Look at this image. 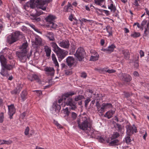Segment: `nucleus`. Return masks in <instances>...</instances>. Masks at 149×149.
<instances>
[{
  "label": "nucleus",
  "mask_w": 149,
  "mask_h": 149,
  "mask_svg": "<svg viewBox=\"0 0 149 149\" xmlns=\"http://www.w3.org/2000/svg\"><path fill=\"white\" fill-rule=\"evenodd\" d=\"M24 36L22 33L16 31L13 32L8 36L6 41L9 44H12L17 41L19 38H23Z\"/></svg>",
  "instance_id": "4"
},
{
  "label": "nucleus",
  "mask_w": 149,
  "mask_h": 149,
  "mask_svg": "<svg viewBox=\"0 0 149 149\" xmlns=\"http://www.w3.org/2000/svg\"><path fill=\"white\" fill-rule=\"evenodd\" d=\"M139 57L138 56L137 57V59L136 61H135L134 62V66L136 68H138L139 66V64L138 62L139 61Z\"/></svg>",
  "instance_id": "45"
},
{
  "label": "nucleus",
  "mask_w": 149,
  "mask_h": 149,
  "mask_svg": "<svg viewBox=\"0 0 149 149\" xmlns=\"http://www.w3.org/2000/svg\"><path fill=\"white\" fill-rule=\"evenodd\" d=\"M140 35V33L138 32H134L133 34L131 35V36L134 38H137L139 37Z\"/></svg>",
  "instance_id": "44"
},
{
  "label": "nucleus",
  "mask_w": 149,
  "mask_h": 149,
  "mask_svg": "<svg viewBox=\"0 0 149 149\" xmlns=\"http://www.w3.org/2000/svg\"><path fill=\"white\" fill-rule=\"evenodd\" d=\"M29 25L36 32H38L39 31L38 30L36 27L33 24H30Z\"/></svg>",
  "instance_id": "53"
},
{
  "label": "nucleus",
  "mask_w": 149,
  "mask_h": 149,
  "mask_svg": "<svg viewBox=\"0 0 149 149\" xmlns=\"http://www.w3.org/2000/svg\"><path fill=\"white\" fill-rule=\"evenodd\" d=\"M116 70L113 69H109L106 71L107 72L109 73H114L116 72Z\"/></svg>",
  "instance_id": "54"
},
{
  "label": "nucleus",
  "mask_w": 149,
  "mask_h": 149,
  "mask_svg": "<svg viewBox=\"0 0 149 149\" xmlns=\"http://www.w3.org/2000/svg\"><path fill=\"white\" fill-rule=\"evenodd\" d=\"M119 75L120 79L125 82H130L132 80L131 76L127 74L121 73L119 74Z\"/></svg>",
  "instance_id": "14"
},
{
  "label": "nucleus",
  "mask_w": 149,
  "mask_h": 149,
  "mask_svg": "<svg viewBox=\"0 0 149 149\" xmlns=\"http://www.w3.org/2000/svg\"><path fill=\"white\" fill-rule=\"evenodd\" d=\"M34 91L36 92L37 93V95L38 96L40 97V96L42 95V93L41 91L40 90H36Z\"/></svg>",
  "instance_id": "50"
},
{
  "label": "nucleus",
  "mask_w": 149,
  "mask_h": 149,
  "mask_svg": "<svg viewBox=\"0 0 149 149\" xmlns=\"http://www.w3.org/2000/svg\"><path fill=\"white\" fill-rule=\"evenodd\" d=\"M28 46V44L26 41V42L23 43L19 47V49L21 50L16 51V56L18 58L19 60L22 62H25L27 58L29 59L32 54L31 50L30 51V54H28L27 49Z\"/></svg>",
  "instance_id": "2"
},
{
  "label": "nucleus",
  "mask_w": 149,
  "mask_h": 149,
  "mask_svg": "<svg viewBox=\"0 0 149 149\" xmlns=\"http://www.w3.org/2000/svg\"><path fill=\"white\" fill-rule=\"evenodd\" d=\"M96 106L99 115L102 116L104 113L105 111V109L107 107H111L112 105L110 103H103L101 105L99 102L97 101L96 102Z\"/></svg>",
  "instance_id": "5"
},
{
  "label": "nucleus",
  "mask_w": 149,
  "mask_h": 149,
  "mask_svg": "<svg viewBox=\"0 0 149 149\" xmlns=\"http://www.w3.org/2000/svg\"><path fill=\"white\" fill-rule=\"evenodd\" d=\"M137 132V128L134 125L132 126H128L127 129V134L128 136H131L134 132L136 133Z\"/></svg>",
  "instance_id": "15"
},
{
  "label": "nucleus",
  "mask_w": 149,
  "mask_h": 149,
  "mask_svg": "<svg viewBox=\"0 0 149 149\" xmlns=\"http://www.w3.org/2000/svg\"><path fill=\"white\" fill-rule=\"evenodd\" d=\"M4 114L3 112H1L0 113V123H2L3 122L4 119Z\"/></svg>",
  "instance_id": "40"
},
{
  "label": "nucleus",
  "mask_w": 149,
  "mask_h": 149,
  "mask_svg": "<svg viewBox=\"0 0 149 149\" xmlns=\"http://www.w3.org/2000/svg\"><path fill=\"white\" fill-rule=\"evenodd\" d=\"M37 7L43 10H45L50 0H37Z\"/></svg>",
  "instance_id": "7"
},
{
  "label": "nucleus",
  "mask_w": 149,
  "mask_h": 149,
  "mask_svg": "<svg viewBox=\"0 0 149 149\" xmlns=\"http://www.w3.org/2000/svg\"><path fill=\"white\" fill-rule=\"evenodd\" d=\"M37 0H30L24 5V7L26 10H27V9L29 8L33 9L36 6H37Z\"/></svg>",
  "instance_id": "10"
},
{
  "label": "nucleus",
  "mask_w": 149,
  "mask_h": 149,
  "mask_svg": "<svg viewBox=\"0 0 149 149\" xmlns=\"http://www.w3.org/2000/svg\"><path fill=\"white\" fill-rule=\"evenodd\" d=\"M66 61L68 65L70 67H71L74 63V59L72 56H69L67 58Z\"/></svg>",
  "instance_id": "21"
},
{
  "label": "nucleus",
  "mask_w": 149,
  "mask_h": 149,
  "mask_svg": "<svg viewBox=\"0 0 149 149\" xmlns=\"http://www.w3.org/2000/svg\"><path fill=\"white\" fill-rule=\"evenodd\" d=\"M52 58L55 66L57 67V69L59 67V64L57 61L55 55L53 54H52Z\"/></svg>",
  "instance_id": "29"
},
{
  "label": "nucleus",
  "mask_w": 149,
  "mask_h": 149,
  "mask_svg": "<svg viewBox=\"0 0 149 149\" xmlns=\"http://www.w3.org/2000/svg\"><path fill=\"white\" fill-rule=\"evenodd\" d=\"M59 46L64 49H68L69 47L70 43L68 40H63L62 41L58 42Z\"/></svg>",
  "instance_id": "18"
},
{
  "label": "nucleus",
  "mask_w": 149,
  "mask_h": 149,
  "mask_svg": "<svg viewBox=\"0 0 149 149\" xmlns=\"http://www.w3.org/2000/svg\"><path fill=\"white\" fill-rule=\"evenodd\" d=\"M98 139L99 142L103 143L105 142V140L102 137H98Z\"/></svg>",
  "instance_id": "55"
},
{
  "label": "nucleus",
  "mask_w": 149,
  "mask_h": 149,
  "mask_svg": "<svg viewBox=\"0 0 149 149\" xmlns=\"http://www.w3.org/2000/svg\"><path fill=\"white\" fill-rule=\"evenodd\" d=\"M108 8L110 9L111 12L114 13L115 12L116 8L115 6H114L113 2H111L110 6H108Z\"/></svg>",
  "instance_id": "36"
},
{
  "label": "nucleus",
  "mask_w": 149,
  "mask_h": 149,
  "mask_svg": "<svg viewBox=\"0 0 149 149\" xmlns=\"http://www.w3.org/2000/svg\"><path fill=\"white\" fill-rule=\"evenodd\" d=\"M115 113V111L113 110H110L105 114L104 116L109 119L112 117L113 115Z\"/></svg>",
  "instance_id": "30"
},
{
  "label": "nucleus",
  "mask_w": 149,
  "mask_h": 149,
  "mask_svg": "<svg viewBox=\"0 0 149 149\" xmlns=\"http://www.w3.org/2000/svg\"><path fill=\"white\" fill-rule=\"evenodd\" d=\"M33 74L29 75L27 76L28 79L31 81H33Z\"/></svg>",
  "instance_id": "48"
},
{
  "label": "nucleus",
  "mask_w": 149,
  "mask_h": 149,
  "mask_svg": "<svg viewBox=\"0 0 149 149\" xmlns=\"http://www.w3.org/2000/svg\"><path fill=\"white\" fill-rule=\"evenodd\" d=\"M12 143V141L11 140H9L8 141L4 140V144L9 145Z\"/></svg>",
  "instance_id": "51"
},
{
  "label": "nucleus",
  "mask_w": 149,
  "mask_h": 149,
  "mask_svg": "<svg viewBox=\"0 0 149 149\" xmlns=\"http://www.w3.org/2000/svg\"><path fill=\"white\" fill-rule=\"evenodd\" d=\"M77 122L78 127L81 130L86 131L87 133L91 130L92 125V121L90 117L85 113L79 116L77 118Z\"/></svg>",
  "instance_id": "1"
},
{
  "label": "nucleus",
  "mask_w": 149,
  "mask_h": 149,
  "mask_svg": "<svg viewBox=\"0 0 149 149\" xmlns=\"http://www.w3.org/2000/svg\"><path fill=\"white\" fill-rule=\"evenodd\" d=\"M8 114L9 116L10 119L13 118V116L15 112V109L13 104H11L10 105H8Z\"/></svg>",
  "instance_id": "17"
},
{
  "label": "nucleus",
  "mask_w": 149,
  "mask_h": 149,
  "mask_svg": "<svg viewBox=\"0 0 149 149\" xmlns=\"http://www.w3.org/2000/svg\"><path fill=\"white\" fill-rule=\"evenodd\" d=\"M22 85L18 84L15 89L11 91L10 93L12 94L18 95L22 89Z\"/></svg>",
  "instance_id": "19"
},
{
  "label": "nucleus",
  "mask_w": 149,
  "mask_h": 149,
  "mask_svg": "<svg viewBox=\"0 0 149 149\" xmlns=\"http://www.w3.org/2000/svg\"><path fill=\"white\" fill-rule=\"evenodd\" d=\"M50 45L53 48V51L56 53L59 61H61L66 56V52L60 48L55 42L51 43Z\"/></svg>",
  "instance_id": "3"
},
{
  "label": "nucleus",
  "mask_w": 149,
  "mask_h": 149,
  "mask_svg": "<svg viewBox=\"0 0 149 149\" xmlns=\"http://www.w3.org/2000/svg\"><path fill=\"white\" fill-rule=\"evenodd\" d=\"M46 36L50 41H54L55 40L54 34L52 32H47L46 34Z\"/></svg>",
  "instance_id": "23"
},
{
  "label": "nucleus",
  "mask_w": 149,
  "mask_h": 149,
  "mask_svg": "<svg viewBox=\"0 0 149 149\" xmlns=\"http://www.w3.org/2000/svg\"><path fill=\"white\" fill-rule=\"evenodd\" d=\"M116 48V46L114 44H112L111 45H109L108 47V53H111L113 52L114 49Z\"/></svg>",
  "instance_id": "33"
},
{
  "label": "nucleus",
  "mask_w": 149,
  "mask_h": 149,
  "mask_svg": "<svg viewBox=\"0 0 149 149\" xmlns=\"http://www.w3.org/2000/svg\"><path fill=\"white\" fill-rule=\"evenodd\" d=\"M26 115V113L25 112H23L21 114V117L22 118V119H23L25 117Z\"/></svg>",
  "instance_id": "64"
},
{
  "label": "nucleus",
  "mask_w": 149,
  "mask_h": 149,
  "mask_svg": "<svg viewBox=\"0 0 149 149\" xmlns=\"http://www.w3.org/2000/svg\"><path fill=\"white\" fill-rule=\"evenodd\" d=\"M86 53L83 48L80 47L78 48L74 54L77 59L79 61H84Z\"/></svg>",
  "instance_id": "6"
},
{
  "label": "nucleus",
  "mask_w": 149,
  "mask_h": 149,
  "mask_svg": "<svg viewBox=\"0 0 149 149\" xmlns=\"http://www.w3.org/2000/svg\"><path fill=\"white\" fill-rule=\"evenodd\" d=\"M139 54L140 55V57H141L143 56L144 55V52L142 50H141L139 52Z\"/></svg>",
  "instance_id": "61"
},
{
  "label": "nucleus",
  "mask_w": 149,
  "mask_h": 149,
  "mask_svg": "<svg viewBox=\"0 0 149 149\" xmlns=\"http://www.w3.org/2000/svg\"><path fill=\"white\" fill-rule=\"evenodd\" d=\"M104 0H94L95 3L97 5L100 6L102 7L104 6L102 5Z\"/></svg>",
  "instance_id": "35"
},
{
  "label": "nucleus",
  "mask_w": 149,
  "mask_h": 149,
  "mask_svg": "<svg viewBox=\"0 0 149 149\" xmlns=\"http://www.w3.org/2000/svg\"><path fill=\"white\" fill-rule=\"evenodd\" d=\"M0 61L2 67L10 69L11 68H14L15 66L14 64H7V62L6 58L2 53L0 54Z\"/></svg>",
  "instance_id": "8"
},
{
  "label": "nucleus",
  "mask_w": 149,
  "mask_h": 149,
  "mask_svg": "<svg viewBox=\"0 0 149 149\" xmlns=\"http://www.w3.org/2000/svg\"><path fill=\"white\" fill-rule=\"evenodd\" d=\"M80 22H86L87 21H88V22H91L92 21L91 20H87L84 18H83L80 20Z\"/></svg>",
  "instance_id": "58"
},
{
  "label": "nucleus",
  "mask_w": 149,
  "mask_h": 149,
  "mask_svg": "<svg viewBox=\"0 0 149 149\" xmlns=\"http://www.w3.org/2000/svg\"><path fill=\"white\" fill-rule=\"evenodd\" d=\"M13 68H11L10 69H8L7 68H4V67H2V68L1 70V72H0V74L1 75H2V76H5L7 75L8 74V71L6 70H10L12 69H13Z\"/></svg>",
  "instance_id": "27"
},
{
  "label": "nucleus",
  "mask_w": 149,
  "mask_h": 149,
  "mask_svg": "<svg viewBox=\"0 0 149 149\" xmlns=\"http://www.w3.org/2000/svg\"><path fill=\"white\" fill-rule=\"evenodd\" d=\"M33 81L36 80L38 82H40L39 77L36 74H33Z\"/></svg>",
  "instance_id": "42"
},
{
  "label": "nucleus",
  "mask_w": 149,
  "mask_h": 149,
  "mask_svg": "<svg viewBox=\"0 0 149 149\" xmlns=\"http://www.w3.org/2000/svg\"><path fill=\"white\" fill-rule=\"evenodd\" d=\"M64 112L67 116H68L69 115L70 112L68 111V108L67 107L64 109Z\"/></svg>",
  "instance_id": "49"
},
{
  "label": "nucleus",
  "mask_w": 149,
  "mask_h": 149,
  "mask_svg": "<svg viewBox=\"0 0 149 149\" xmlns=\"http://www.w3.org/2000/svg\"><path fill=\"white\" fill-rule=\"evenodd\" d=\"M77 116V114L74 112H72L71 113V117L73 120L76 119Z\"/></svg>",
  "instance_id": "47"
},
{
  "label": "nucleus",
  "mask_w": 149,
  "mask_h": 149,
  "mask_svg": "<svg viewBox=\"0 0 149 149\" xmlns=\"http://www.w3.org/2000/svg\"><path fill=\"white\" fill-rule=\"evenodd\" d=\"M29 127H27L25 130L24 132L25 134L26 135H27L29 134Z\"/></svg>",
  "instance_id": "52"
},
{
  "label": "nucleus",
  "mask_w": 149,
  "mask_h": 149,
  "mask_svg": "<svg viewBox=\"0 0 149 149\" xmlns=\"http://www.w3.org/2000/svg\"><path fill=\"white\" fill-rule=\"evenodd\" d=\"M123 54L124 56V58L128 60L130 58V54L128 49H124L122 50Z\"/></svg>",
  "instance_id": "32"
},
{
  "label": "nucleus",
  "mask_w": 149,
  "mask_h": 149,
  "mask_svg": "<svg viewBox=\"0 0 149 149\" xmlns=\"http://www.w3.org/2000/svg\"><path fill=\"white\" fill-rule=\"evenodd\" d=\"M124 95L125 97L128 98L130 97L132 95V93L131 92H124Z\"/></svg>",
  "instance_id": "41"
},
{
  "label": "nucleus",
  "mask_w": 149,
  "mask_h": 149,
  "mask_svg": "<svg viewBox=\"0 0 149 149\" xmlns=\"http://www.w3.org/2000/svg\"><path fill=\"white\" fill-rule=\"evenodd\" d=\"M8 58L10 59H12L13 58V57L11 53H9L7 55Z\"/></svg>",
  "instance_id": "59"
},
{
  "label": "nucleus",
  "mask_w": 149,
  "mask_h": 149,
  "mask_svg": "<svg viewBox=\"0 0 149 149\" xmlns=\"http://www.w3.org/2000/svg\"><path fill=\"white\" fill-rule=\"evenodd\" d=\"M44 49L46 53V56L47 57H49L51 52V47L47 45L44 46Z\"/></svg>",
  "instance_id": "24"
},
{
  "label": "nucleus",
  "mask_w": 149,
  "mask_h": 149,
  "mask_svg": "<svg viewBox=\"0 0 149 149\" xmlns=\"http://www.w3.org/2000/svg\"><path fill=\"white\" fill-rule=\"evenodd\" d=\"M69 19L70 20V21H72L73 19V16L72 15V14H71L69 16Z\"/></svg>",
  "instance_id": "63"
},
{
  "label": "nucleus",
  "mask_w": 149,
  "mask_h": 149,
  "mask_svg": "<svg viewBox=\"0 0 149 149\" xmlns=\"http://www.w3.org/2000/svg\"><path fill=\"white\" fill-rule=\"evenodd\" d=\"M106 141L107 143H109V146L118 145L119 144V141L118 139H115L109 142V140H107Z\"/></svg>",
  "instance_id": "26"
},
{
  "label": "nucleus",
  "mask_w": 149,
  "mask_h": 149,
  "mask_svg": "<svg viewBox=\"0 0 149 149\" xmlns=\"http://www.w3.org/2000/svg\"><path fill=\"white\" fill-rule=\"evenodd\" d=\"M87 74L85 72H82L81 74V77L85 78L87 77Z\"/></svg>",
  "instance_id": "56"
},
{
  "label": "nucleus",
  "mask_w": 149,
  "mask_h": 149,
  "mask_svg": "<svg viewBox=\"0 0 149 149\" xmlns=\"http://www.w3.org/2000/svg\"><path fill=\"white\" fill-rule=\"evenodd\" d=\"M44 70L47 72V74L51 75H53L54 73V69L52 67H46L45 68Z\"/></svg>",
  "instance_id": "22"
},
{
  "label": "nucleus",
  "mask_w": 149,
  "mask_h": 149,
  "mask_svg": "<svg viewBox=\"0 0 149 149\" xmlns=\"http://www.w3.org/2000/svg\"><path fill=\"white\" fill-rule=\"evenodd\" d=\"M46 26L47 28L50 27V30H55L58 27V25L55 23L54 22L47 24Z\"/></svg>",
  "instance_id": "25"
},
{
  "label": "nucleus",
  "mask_w": 149,
  "mask_h": 149,
  "mask_svg": "<svg viewBox=\"0 0 149 149\" xmlns=\"http://www.w3.org/2000/svg\"><path fill=\"white\" fill-rule=\"evenodd\" d=\"M56 17L52 15H49L45 18V20L47 22V24L54 21Z\"/></svg>",
  "instance_id": "20"
},
{
  "label": "nucleus",
  "mask_w": 149,
  "mask_h": 149,
  "mask_svg": "<svg viewBox=\"0 0 149 149\" xmlns=\"http://www.w3.org/2000/svg\"><path fill=\"white\" fill-rule=\"evenodd\" d=\"M35 43L37 45H40L41 44V41L40 39L36 38Z\"/></svg>",
  "instance_id": "43"
},
{
  "label": "nucleus",
  "mask_w": 149,
  "mask_h": 149,
  "mask_svg": "<svg viewBox=\"0 0 149 149\" xmlns=\"http://www.w3.org/2000/svg\"><path fill=\"white\" fill-rule=\"evenodd\" d=\"M68 97H67L65 100V104L71 107V109L72 110H75L77 108L76 106L77 103L73 101L72 98Z\"/></svg>",
  "instance_id": "9"
},
{
  "label": "nucleus",
  "mask_w": 149,
  "mask_h": 149,
  "mask_svg": "<svg viewBox=\"0 0 149 149\" xmlns=\"http://www.w3.org/2000/svg\"><path fill=\"white\" fill-rule=\"evenodd\" d=\"M116 125L117 127V128L118 129V130L119 131H120L122 130V127H121V125L118 124H116Z\"/></svg>",
  "instance_id": "60"
},
{
  "label": "nucleus",
  "mask_w": 149,
  "mask_h": 149,
  "mask_svg": "<svg viewBox=\"0 0 149 149\" xmlns=\"http://www.w3.org/2000/svg\"><path fill=\"white\" fill-rule=\"evenodd\" d=\"M130 136H128L126 137L125 138V141L126 143H128L131 141V139L130 137Z\"/></svg>",
  "instance_id": "46"
},
{
  "label": "nucleus",
  "mask_w": 149,
  "mask_h": 149,
  "mask_svg": "<svg viewBox=\"0 0 149 149\" xmlns=\"http://www.w3.org/2000/svg\"><path fill=\"white\" fill-rule=\"evenodd\" d=\"M90 52L91 55L90 58V61H95L98 60L99 56L95 51L94 50L91 49L90 51Z\"/></svg>",
  "instance_id": "16"
},
{
  "label": "nucleus",
  "mask_w": 149,
  "mask_h": 149,
  "mask_svg": "<svg viewBox=\"0 0 149 149\" xmlns=\"http://www.w3.org/2000/svg\"><path fill=\"white\" fill-rule=\"evenodd\" d=\"M142 30H143V28L145 29L144 34L143 36H146L148 34L149 30V23L147 22L146 20H144L141 23Z\"/></svg>",
  "instance_id": "12"
},
{
  "label": "nucleus",
  "mask_w": 149,
  "mask_h": 149,
  "mask_svg": "<svg viewBox=\"0 0 149 149\" xmlns=\"http://www.w3.org/2000/svg\"><path fill=\"white\" fill-rule=\"evenodd\" d=\"M53 107L55 108L56 111H59L61 109V104H58L56 102H54L53 103Z\"/></svg>",
  "instance_id": "34"
},
{
  "label": "nucleus",
  "mask_w": 149,
  "mask_h": 149,
  "mask_svg": "<svg viewBox=\"0 0 149 149\" xmlns=\"http://www.w3.org/2000/svg\"><path fill=\"white\" fill-rule=\"evenodd\" d=\"M134 5L137 7L139 6V4L138 2V1L136 0H135L134 2Z\"/></svg>",
  "instance_id": "62"
},
{
  "label": "nucleus",
  "mask_w": 149,
  "mask_h": 149,
  "mask_svg": "<svg viewBox=\"0 0 149 149\" xmlns=\"http://www.w3.org/2000/svg\"><path fill=\"white\" fill-rule=\"evenodd\" d=\"M72 6L71 4L68 2L66 6H65L63 9V11L65 12H70L72 10Z\"/></svg>",
  "instance_id": "31"
},
{
  "label": "nucleus",
  "mask_w": 149,
  "mask_h": 149,
  "mask_svg": "<svg viewBox=\"0 0 149 149\" xmlns=\"http://www.w3.org/2000/svg\"><path fill=\"white\" fill-rule=\"evenodd\" d=\"M91 101L90 98H88L85 101V106L86 107L88 105V103Z\"/></svg>",
  "instance_id": "57"
},
{
  "label": "nucleus",
  "mask_w": 149,
  "mask_h": 149,
  "mask_svg": "<svg viewBox=\"0 0 149 149\" xmlns=\"http://www.w3.org/2000/svg\"><path fill=\"white\" fill-rule=\"evenodd\" d=\"M43 13V12L41 10H36V13L35 14L32 13L31 15V19L34 22H38L40 21L41 19L40 17H38Z\"/></svg>",
  "instance_id": "13"
},
{
  "label": "nucleus",
  "mask_w": 149,
  "mask_h": 149,
  "mask_svg": "<svg viewBox=\"0 0 149 149\" xmlns=\"http://www.w3.org/2000/svg\"><path fill=\"white\" fill-rule=\"evenodd\" d=\"M120 135L117 132H114L111 136V140L115 139L118 137Z\"/></svg>",
  "instance_id": "37"
},
{
  "label": "nucleus",
  "mask_w": 149,
  "mask_h": 149,
  "mask_svg": "<svg viewBox=\"0 0 149 149\" xmlns=\"http://www.w3.org/2000/svg\"><path fill=\"white\" fill-rule=\"evenodd\" d=\"M76 94V93L71 91L67 92L65 93L62 95L61 97L58 100V103L61 104V103H63V102H64L65 100V99H66L67 97H69L70 96L74 95ZM61 104L62 105V103Z\"/></svg>",
  "instance_id": "11"
},
{
  "label": "nucleus",
  "mask_w": 149,
  "mask_h": 149,
  "mask_svg": "<svg viewBox=\"0 0 149 149\" xmlns=\"http://www.w3.org/2000/svg\"><path fill=\"white\" fill-rule=\"evenodd\" d=\"M84 98L83 96L81 95H79L78 96H76L74 98V100L75 101H78L80 100H81Z\"/></svg>",
  "instance_id": "38"
},
{
  "label": "nucleus",
  "mask_w": 149,
  "mask_h": 149,
  "mask_svg": "<svg viewBox=\"0 0 149 149\" xmlns=\"http://www.w3.org/2000/svg\"><path fill=\"white\" fill-rule=\"evenodd\" d=\"M106 29L107 32L109 33V36H112V33L111 27L108 26L106 27Z\"/></svg>",
  "instance_id": "39"
},
{
  "label": "nucleus",
  "mask_w": 149,
  "mask_h": 149,
  "mask_svg": "<svg viewBox=\"0 0 149 149\" xmlns=\"http://www.w3.org/2000/svg\"><path fill=\"white\" fill-rule=\"evenodd\" d=\"M27 93L26 91H23L20 94V97L21 98L22 101H24L27 98Z\"/></svg>",
  "instance_id": "28"
}]
</instances>
